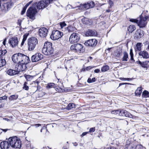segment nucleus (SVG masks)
Masks as SVG:
<instances>
[{"instance_id": "nucleus-21", "label": "nucleus", "mask_w": 149, "mask_h": 149, "mask_svg": "<svg viewBox=\"0 0 149 149\" xmlns=\"http://www.w3.org/2000/svg\"><path fill=\"white\" fill-rule=\"evenodd\" d=\"M139 54L140 56L144 58L147 59L149 58V55L148 52L145 50L141 51L139 53Z\"/></svg>"}, {"instance_id": "nucleus-53", "label": "nucleus", "mask_w": 149, "mask_h": 149, "mask_svg": "<svg viewBox=\"0 0 149 149\" xmlns=\"http://www.w3.org/2000/svg\"><path fill=\"white\" fill-rule=\"evenodd\" d=\"M73 27L71 26H68L67 28L68 32L71 31V29Z\"/></svg>"}, {"instance_id": "nucleus-37", "label": "nucleus", "mask_w": 149, "mask_h": 149, "mask_svg": "<svg viewBox=\"0 0 149 149\" xmlns=\"http://www.w3.org/2000/svg\"><path fill=\"white\" fill-rule=\"evenodd\" d=\"M74 104L73 103H70L68 104L67 108L68 109H69L74 108Z\"/></svg>"}, {"instance_id": "nucleus-8", "label": "nucleus", "mask_w": 149, "mask_h": 149, "mask_svg": "<svg viewBox=\"0 0 149 149\" xmlns=\"http://www.w3.org/2000/svg\"><path fill=\"white\" fill-rule=\"evenodd\" d=\"M80 39V36L78 33H73L70 35L69 40L71 43L73 44L78 42Z\"/></svg>"}, {"instance_id": "nucleus-28", "label": "nucleus", "mask_w": 149, "mask_h": 149, "mask_svg": "<svg viewBox=\"0 0 149 149\" xmlns=\"http://www.w3.org/2000/svg\"><path fill=\"white\" fill-rule=\"evenodd\" d=\"M31 1L29 2L28 3H27L26 5L24 7L22 11L21 14L22 15H23L26 11V10L27 7L29 6L30 4H31Z\"/></svg>"}, {"instance_id": "nucleus-57", "label": "nucleus", "mask_w": 149, "mask_h": 149, "mask_svg": "<svg viewBox=\"0 0 149 149\" xmlns=\"http://www.w3.org/2000/svg\"><path fill=\"white\" fill-rule=\"evenodd\" d=\"M41 125L40 124H35V126H36V127H38Z\"/></svg>"}, {"instance_id": "nucleus-22", "label": "nucleus", "mask_w": 149, "mask_h": 149, "mask_svg": "<svg viewBox=\"0 0 149 149\" xmlns=\"http://www.w3.org/2000/svg\"><path fill=\"white\" fill-rule=\"evenodd\" d=\"M82 21L83 24H85L88 25H91L92 24L91 20L87 18H83L82 19Z\"/></svg>"}, {"instance_id": "nucleus-42", "label": "nucleus", "mask_w": 149, "mask_h": 149, "mask_svg": "<svg viewBox=\"0 0 149 149\" xmlns=\"http://www.w3.org/2000/svg\"><path fill=\"white\" fill-rule=\"evenodd\" d=\"M119 112V110H113L111 111V113L112 114L116 115H118V113Z\"/></svg>"}, {"instance_id": "nucleus-49", "label": "nucleus", "mask_w": 149, "mask_h": 149, "mask_svg": "<svg viewBox=\"0 0 149 149\" xmlns=\"http://www.w3.org/2000/svg\"><path fill=\"white\" fill-rule=\"evenodd\" d=\"M95 128L94 127H92L90 128L88 132H94L95 131Z\"/></svg>"}, {"instance_id": "nucleus-44", "label": "nucleus", "mask_w": 149, "mask_h": 149, "mask_svg": "<svg viewBox=\"0 0 149 149\" xmlns=\"http://www.w3.org/2000/svg\"><path fill=\"white\" fill-rule=\"evenodd\" d=\"M122 54V52L120 51H118L115 54L116 56L118 57L120 56Z\"/></svg>"}, {"instance_id": "nucleus-43", "label": "nucleus", "mask_w": 149, "mask_h": 149, "mask_svg": "<svg viewBox=\"0 0 149 149\" xmlns=\"http://www.w3.org/2000/svg\"><path fill=\"white\" fill-rule=\"evenodd\" d=\"M70 49L73 51L76 52V44L72 45L70 47Z\"/></svg>"}, {"instance_id": "nucleus-46", "label": "nucleus", "mask_w": 149, "mask_h": 149, "mask_svg": "<svg viewBox=\"0 0 149 149\" xmlns=\"http://www.w3.org/2000/svg\"><path fill=\"white\" fill-rule=\"evenodd\" d=\"M120 79L122 80H127V81H129V80H132V79L130 78H120Z\"/></svg>"}, {"instance_id": "nucleus-56", "label": "nucleus", "mask_w": 149, "mask_h": 149, "mask_svg": "<svg viewBox=\"0 0 149 149\" xmlns=\"http://www.w3.org/2000/svg\"><path fill=\"white\" fill-rule=\"evenodd\" d=\"M100 71V70L99 69H96L94 70V72L95 73H98Z\"/></svg>"}, {"instance_id": "nucleus-23", "label": "nucleus", "mask_w": 149, "mask_h": 149, "mask_svg": "<svg viewBox=\"0 0 149 149\" xmlns=\"http://www.w3.org/2000/svg\"><path fill=\"white\" fill-rule=\"evenodd\" d=\"M83 47L82 45L79 43L76 44V52H80L81 51Z\"/></svg>"}, {"instance_id": "nucleus-19", "label": "nucleus", "mask_w": 149, "mask_h": 149, "mask_svg": "<svg viewBox=\"0 0 149 149\" xmlns=\"http://www.w3.org/2000/svg\"><path fill=\"white\" fill-rule=\"evenodd\" d=\"M56 85L54 84V83H50L48 84L47 86H46V88L47 89H49L50 88H56L55 89L58 92H61V90H62L60 88H56Z\"/></svg>"}, {"instance_id": "nucleus-33", "label": "nucleus", "mask_w": 149, "mask_h": 149, "mask_svg": "<svg viewBox=\"0 0 149 149\" xmlns=\"http://www.w3.org/2000/svg\"><path fill=\"white\" fill-rule=\"evenodd\" d=\"M7 53V51L6 49L3 50H0V58H2L5 54Z\"/></svg>"}, {"instance_id": "nucleus-10", "label": "nucleus", "mask_w": 149, "mask_h": 149, "mask_svg": "<svg viewBox=\"0 0 149 149\" xmlns=\"http://www.w3.org/2000/svg\"><path fill=\"white\" fill-rule=\"evenodd\" d=\"M97 43V40L95 39H92L86 41L84 43V44L87 46L94 47L96 45Z\"/></svg>"}, {"instance_id": "nucleus-64", "label": "nucleus", "mask_w": 149, "mask_h": 149, "mask_svg": "<svg viewBox=\"0 0 149 149\" xmlns=\"http://www.w3.org/2000/svg\"><path fill=\"white\" fill-rule=\"evenodd\" d=\"M73 144H74V146H77V145H78L77 143H76V142H75V143H73Z\"/></svg>"}, {"instance_id": "nucleus-20", "label": "nucleus", "mask_w": 149, "mask_h": 149, "mask_svg": "<svg viewBox=\"0 0 149 149\" xmlns=\"http://www.w3.org/2000/svg\"><path fill=\"white\" fill-rule=\"evenodd\" d=\"M97 34L95 30L88 29L86 32V35L88 36H95Z\"/></svg>"}, {"instance_id": "nucleus-13", "label": "nucleus", "mask_w": 149, "mask_h": 149, "mask_svg": "<svg viewBox=\"0 0 149 149\" xmlns=\"http://www.w3.org/2000/svg\"><path fill=\"white\" fill-rule=\"evenodd\" d=\"M8 43L13 47L17 46L18 43L17 38L15 37H13L10 38L9 40Z\"/></svg>"}, {"instance_id": "nucleus-9", "label": "nucleus", "mask_w": 149, "mask_h": 149, "mask_svg": "<svg viewBox=\"0 0 149 149\" xmlns=\"http://www.w3.org/2000/svg\"><path fill=\"white\" fill-rule=\"evenodd\" d=\"M21 71H22L21 69H19L18 67H17V66L16 65L15 70L10 69L7 70L6 73L9 75L13 76L18 74L19 72Z\"/></svg>"}, {"instance_id": "nucleus-40", "label": "nucleus", "mask_w": 149, "mask_h": 149, "mask_svg": "<svg viewBox=\"0 0 149 149\" xmlns=\"http://www.w3.org/2000/svg\"><path fill=\"white\" fill-rule=\"evenodd\" d=\"M59 25L61 29H63V27L66 26V24L65 22H61L59 23Z\"/></svg>"}, {"instance_id": "nucleus-35", "label": "nucleus", "mask_w": 149, "mask_h": 149, "mask_svg": "<svg viewBox=\"0 0 149 149\" xmlns=\"http://www.w3.org/2000/svg\"><path fill=\"white\" fill-rule=\"evenodd\" d=\"M109 69V67L108 65H105L102 67L101 68V71L102 72H105Z\"/></svg>"}, {"instance_id": "nucleus-4", "label": "nucleus", "mask_w": 149, "mask_h": 149, "mask_svg": "<svg viewBox=\"0 0 149 149\" xmlns=\"http://www.w3.org/2000/svg\"><path fill=\"white\" fill-rule=\"evenodd\" d=\"M38 44V39L35 37L29 38L28 41V49L29 51H32L36 48Z\"/></svg>"}, {"instance_id": "nucleus-52", "label": "nucleus", "mask_w": 149, "mask_h": 149, "mask_svg": "<svg viewBox=\"0 0 149 149\" xmlns=\"http://www.w3.org/2000/svg\"><path fill=\"white\" fill-rule=\"evenodd\" d=\"M93 67H92L91 66H89L86 67L85 69V70H88Z\"/></svg>"}, {"instance_id": "nucleus-15", "label": "nucleus", "mask_w": 149, "mask_h": 149, "mask_svg": "<svg viewBox=\"0 0 149 149\" xmlns=\"http://www.w3.org/2000/svg\"><path fill=\"white\" fill-rule=\"evenodd\" d=\"M147 23L146 21V19H142V18H140V19L138 22V25L140 28H143L145 27Z\"/></svg>"}, {"instance_id": "nucleus-26", "label": "nucleus", "mask_w": 149, "mask_h": 149, "mask_svg": "<svg viewBox=\"0 0 149 149\" xmlns=\"http://www.w3.org/2000/svg\"><path fill=\"white\" fill-rule=\"evenodd\" d=\"M135 29V26L134 25H130L127 28L128 31L130 33L132 32Z\"/></svg>"}, {"instance_id": "nucleus-11", "label": "nucleus", "mask_w": 149, "mask_h": 149, "mask_svg": "<svg viewBox=\"0 0 149 149\" xmlns=\"http://www.w3.org/2000/svg\"><path fill=\"white\" fill-rule=\"evenodd\" d=\"M43 58V55L41 54L37 53L32 56L31 60L32 62H36L39 61Z\"/></svg>"}, {"instance_id": "nucleus-25", "label": "nucleus", "mask_w": 149, "mask_h": 149, "mask_svg": "<svg viewBox=\"0 0 149 149\" xmlns=\"http://www.w3.org/2000/svg\"><path fill=\"white\" fill-rule=\"evenodd\" d=\"M142 92L141 87H138L136 90L135 93L137 96H140Z\"/></svg>"}, {"instance_id": "nucleus-1", "label": "nucleus", "mask_w": 149, "mask_h": 149, "mask_svg": "<svg viewBox=\"0 0 149 149\" xmlns=\"http://www.w3.org/2000/svg\"><path fill=\"white\" fill-rule=\"evenodd\" d=\"M12 59L14 63H18L16 65L19 69H20L22 71L26 69V65L30 61L29 57L20 53L14 54Z\"/></svg>"}, {"instance_id": "nucleus-24", "label": "nucleus", "mask_w": 149, "mask_h": 149, "mask_svg": "<svg viewBox=\"0 0 149 149\" xmlns=\"http://www.w3.org/2000/svg\"><path fill=\"white\" fill-rule=\"evenodd\" d=\"M123 56L122 59V61H127L128 59V54L126 52H124L123 53Z\"/></svg>"}, {"instance_id": "nucleus-32", "label": "nucleus", "mask_w": 149, "mask_h": 149, "mask_svg": "<svg viewBox=\"0 0 149 149\" xmlns=\"http://www.w3.org/2000/svg\"><path fill=\"white\" fill-rule=\"evenodd\" d=\"M24 77L28 81H30L32 80L34 77L33 76H31L29 75H25Z\"/></svg>"}, {"instance_id": "nucleus-17", "label": "nucleus", "mask_w": 149, "mask_h": 149, "mask_svg": "<svg viewBox=\"0 0 149 149\" xmlns=\"http://www.w3.org/2000/svg\"><path fill=\"white\" fill-rule=\"evenodd\" d=\"M95 6L94 2L92 1H89L83 5L84 7L86 9L93 8Z\"/></svg>"}, {"instance_id": "nucleus-12", "label": "nucleus", "mask_w": 149, "mask_h": 149, "mask_svg": "<svg viewBox=\"0 0 149 149\" xmlns=\"http://www.w3.org/2000/svg\"><path fill=\"white\" fill-rule=\"evenodd\" d=\"M48 33L47 29L44 27L40 28L38 31L40 36L42 38H45L47 36Z\"/></svg>"}, {"instance_id": "nucleus-50", "label": "nucleus", "mask_w": 149, "mask_h": 149, "mask_svg": "<svg viewBox=\"0 0 149 149\" xmlns=\"http://www.w3.org/2000/svg\"><path fill=\"white\" fill-rule=\"evenodd\" d=\"M32 85H33V86H34L38 87V84L37 82H34L33 83H32Z\"/></svg>"}, {"instance_id": "nucleus-34", "label": "nucleus", "mask_w": 149, "mask_h": 149, "mask_svg": "<svg viewBox=\"0 0 149 149\" xmlns=\"http://www.w3.org/2000/svg\"><path fill=\"white\" fill-rule=\"evenodd\" d=\"M142 95L145 97H149V92L148 91L145 90L142 93Z\"/></svg>"}, {"instance_id": "nucleus-60", "label": "nucleus", "mask_w": 149, "mask_h": 149, "mask_svg": "<svg viewBox=\"0 0 149 149\" xmlns=\"http://www.w3.org/2000/svg\"><path fill=\"white\" fill-rule=\"evenodd\" d=\"M25 41L22 40V41L21 43V45L22 46L23 45Z\"/></svg>"}, {"instance_id": "nucleus-48", "label": "nucleus", "mask_w": 149, "mask_h": 149, "mask_svg": "<svg viewBox=\"0 0 149 149\" xmlns=\"http://www.w3.org/2000/svg\"><path fill=\"white\" fill-rule=\"evenodd\" d=\"M28 36V34H25L23 36V40L26 41Z\"/></svg>"}, {"instance_id": "nucleus-14", "label": "nucleus", "mask_w": 149, "mask_h": 149, "mask_svg": "<svg viewBox=\"0 0 149 149\" xmlns=\"http://www.w3.org/2000/svg\"><path fill=\"white\" fill-rule=\"evenodd\" d=\"M9 1L4 3L3 6L4 8L8 10L10 9L13 6V3L15 2V0H8Z\"/></svg>"}, {"instance_id": "nucleus-7", "label": "nucleus", "mask_w": 149, "mask_h": 149, "mask_svg": "<svg viewBox=\"0 0 149 149\" xmlns=\"http://www.w3.org/2000/svg\"><path fill=\"white\" fill-rule=\"evenodd\" d=\"M49 3V0H46L45 1H41L38 3H35L33 5L35 7L36 6L38 9H40L46 7Z\"/></svg>"}, {"instance_id": "nucleus-30", "label": "nucleus", "mask_w": 149, "mask_h": 149, "mask_svg": "<svg viewBox=\"0 0 149 149\" xmlns=\"http://www.w3.org/2000/svg\"><path fill=\"white\" fill-rule=\"evenodd\" d=\"M124 113V115H125L124 116L130 118H133L134 116L127 111L125 110V112Z\"/></svg>"}, {"instance_id": "nucleus-18", "label": "nucleus", "mask_w": 149, "mask_h": 149, "mask_svg": "<svg viewBox=\"0 0 149 149\" xmlns=\"http://www.w3.org/2000/svg\"><path fill=\"white\" fill-rule=\"evenodd\" d=\"M144 35V32L140 29H137L134 34V37L137 38H140Z\"/></svg>"}, {"instance_id": "nucleus-36", "label": "nucleus", "mask_w": 149, "mask_h": 149, "mask_svg": "<svg viewBox=\"0 0 149 149\" xmlns=\"http://www.w3.org/2000/svg\"><path fill=\"white\" fill-rule=\"evenodd\" d=\"M141 43H138L136 46V50H138L139 51H141Z\"/></svg>"}, {"instance_id": "nucleus-31", "label": "nucleus", "mask_w": 149, "mask_h": 149, "mask_svg": "<svg viewBox=\"0 0 149 149\" xmlns=\"http://www.w3.org/2000/svg\"><path fill=\"white\" fill-rule=\"evenodd\" d=\"M136 62L138 64L140 65L143 68H145L147 67L146 64L145 63L144 61L142 62L140 61H137Z\"/></svg>"}, {"instance_id": "nucleus-54", "label": "nucleus", "mask_w": 149, "mask_h": 149, "mask_svg": "<svg viewBox=\"0 0 149 149\" xmlns=\"http://www.w3.org/2000/svg\"><path fill=\"white\" fill-rule=\"evenodd\" d=\"M88 132H85L83 133L81 135V137H83L84 136L86 135L87 134H88Z\"/></svg>"}, {"instance_id": "nucleus-59", "label": "nucleus", "mask_w": 149, "mask_h": 149, "mask_svg": "<svg viewBox=\"0 0 149 149\" xmlns=\"http://www.w3.org/2000/svg\"><path fill=\"white\" fill-rule=\"evenodd\" d=\"M106 149H116V148L114 147H109Z\"/></svg>"}, {"instance_id": "nucleus-61", "label": "nucleus", "mask_w": 149, "mask_h": 149, "mask_svg": "<svg viewBox=\"0 0 149 149\" xmlns=\"http://www.w3.org/2000/svg\"><path fill=\"white\" fill-rule=\"evenodd\" d=\"M144 62L146 64V65H147L149 63V61H145Z\"/></svg>"}, {"instance_id": "nucleus-41", "label": "nucleus", "mask_w": 149, "mask_h": 149, "mask_svg": "<svg viewBox=\"0 0 149 149\" xmlns=\"http://www.w3.org/2000/svg\"><path fill=\"white\" fill-rule=\"evenodd\" d=\"M95 77L93 78L92 79L91 78H88L87 80V82L88 83H91L95 82Z\"/></svg>"}, {"instance_id": "nucleus-51", "label": "nucleus", "mask_w": 149, "mask_h": 149, "mask_svg": "<svg viewBox=\"0 0 149 149\" xmlns=\"http://www.w3.org/2000/svg\"><path fill=\"white\" fill-rule=\"evenodd\" d=\"M21 22H22V20L21 19H18V22H17L18 25L19 26H20L21 25Z\"/></svg>"}, {"instance_id": "nucleus-5", "label": "nucleus", "mask_w": 149, "mask_h": 149, "mask_svg": "<svg viewBox=\"0 0 149 149\" xmlns=\"http://www.w3.org/2000/svg\"><path fill=\"white\" fill-rule=\"evenodd\" d=\"M37 12V10L36 7L33 5V6L29 8L27 11L26 15L32 20L35 19V16Z\"/></svg>"}, {"instance_id": "nucleus-6", "label": "nucleus", "mask_w": 149, "mask_h": 149, "mask_svg": "<svg viewBox=\"0 0 149 149\" xmlns=\"http://www.w3.org/2000/svg\"><path fill=\"white\" fill-rule=\"evenodd\" d=\"M63 35L62 32L57 30H54L52 31L50 37L52 40H55L61 38Z\"/></svg>"}, {"instance_id": "nucleus-2", "label": "nucleus", "mask_w": 149, "mask_h": 149, "mask_svg": "<svg viewBox=\"0 0 149 149\" xmlns=\"http://www.w3.org/2000/svg\"><path fill=\"white\" fill-rule=\"evenodd\" d=\"M42 51V53L47 56L53 54L54 50L52 47V43L48 42H45Z\"/></svg>"}, {"instance_id": "nucleus-16", "label": "nucleus", "mask_w": 149, "mask_h": 149, "mask_svg": "<svg viewBox=\"0 0 149 149\" xmlns=\"http://www.w3.org/2000/svg\"><path fill=\"white\" fill-rule=\"evenodd\" d=\"M9 141H4L0 143V147L1 149H8L10 147Z\"/></svg>"}, {"instance_id": "nucleus-63", "label": "nucleus", "mask_w": 149, "mask_h": 149, "mask_svg": "<svg viewBox=\"0 0 149 149\" xmlns=\"http://www.w3.org/2000/svg\"><path fill=\"white\" fill-rule=\"evenodd\" d=\"M2 130H3V131L5 132H6L8 130V129H2Z\"/></svg>"}, {"instance_id": "nucleus-47", "label": "nucleus", "mask_w": 149, "mask_h": 149, "mask_svg": "<svg viewBox=\"0 0 149 149\" xmlns=\"http://www.w3.org/2000/svg\"><path fill=\"white\" fill-rule=\"evenodd\" d=\"M7 96L6 95H4L2 97H0V101L3 100H6L7 99Z\"/></svg>"}, {"instance_id": "nucleus-45", "label": "nucleus", "mask_w": 149, "mask_h": 149, "mask_svg": "<svg viewBox=\"0 0 149 149\" xmlns=\"http://www.w3.org/2000/svg\"><path fill=\"white\" fill-rule=\"evenodd\" d=\"M139 19H130V21L132 22H134L135 23H136L137 24L138 22Z\"/></svg>"}, {"instance_id": "nucleus-39", "label": "nucleus", "mask_w": 149, "mask_h": 149, "mask_svg": "<svg viewBox=\"0 0 149 149\" xmlns=\"http://www.w3.org/2000/svg\"><path fill=\"white\" fill-rule=\"evenodd\" d=\"M125 112V110H119V112L118 113V116H124V113Z\"/></svg>"}, {"instance_id": "nucleus-27", "label": "nucleus", "mask_w": 149, "mask_h": 149, "mask_svg": "<svg viewBox=\"0 0 149 149\" xmlns=\"http://www.w3.org/2000/svg\"><path fill=\"white\" fill-rule=\"evenodd\" d=\"M3 57L0 58V67L4 66L6 64V61Z\"/></svg>"}, {"instance_id": "nucleus-29", "label": "nucleus", "mask_w": 149, "mask_h": 149, "mask_svg": "<svg viewBox=\"0 0 149 149\" xmlns=\"http://www.w3.org/2000/svg\"><path fill=\"white\" fill-rule=\"evenodd\" d=\"M18 97L17 95H12L10 96L9 98V100H10L12 101L16 100Z\"/></svg>"}, {"instance_id": "nucleus-55", "label": "nucleus", "mask_w": 149, "mask_h": 149, "mask_svg": "<svg viewBox=\"0 0 149 149\" xmlns=\"http://www.w3.org/2000/svg\"><path fill=\"white\" fill-rule=\"evenodd\" d=\"M130 56H133V54L132 49H131L130 50Z\"/></svg>"}, {"instance_id": "nucleus-3", "label": "nucleus", "mask_w": 149, "mask_h": 149, "mask_svg": "<svg viewBox=\"0 0 149 149\" xmlns=\"http://www.w3.org/2000/svg\"><path fill=\"white\" fill-rule=\"evenodd\" d=\"M8 141L10 145L14 148H19L21 147V143L20 141L17 139V137H10L8 139Z\"/></svg>"}, {"instance_id": "nucleus-58", "label": "nucleus", "mask_w": 149, "mask_h": 149, "mask_svg": "<svg viewBox=\"0 0 149 149\" xmlns=\"http://www.w3.org/2000/svg\"><path fill=\"white\" fill-rule=\"evenodd\" d=\"M6 39L5 38L3 42V44L4 45H5L6 44Z\"/></svg>"}, {"instance_id": "nucleus-38", "label": "nucleus", "mask_w": 149, "mask_h": 149, "mask_svg": "<svg viewBox=\"0 0 149 149\" xmlns=\"http://www.w3.org/2000/svg\"><path fill=\"white\" fill-rule=\"evenodd\" d=\"M27 83L26 82H25L24 84L23 87V89L26 90H28L29 88L28 86L27 85Z\"/></svg>"}, {"instance_id": "nucleus-62", "label": "nucleus", "mask_w": 149, "mask_h": 149, "mask_svg": "<svg viewBox=\"0 0 149 149\" xmlns=\"http://www.w3.org/2000/svg\"><path fill=\"white\" fill-rule=\"evenodd\" d=\"M131 56V60L132 61H134V58H133V56Z\"/></svg>"}]
</instances>
